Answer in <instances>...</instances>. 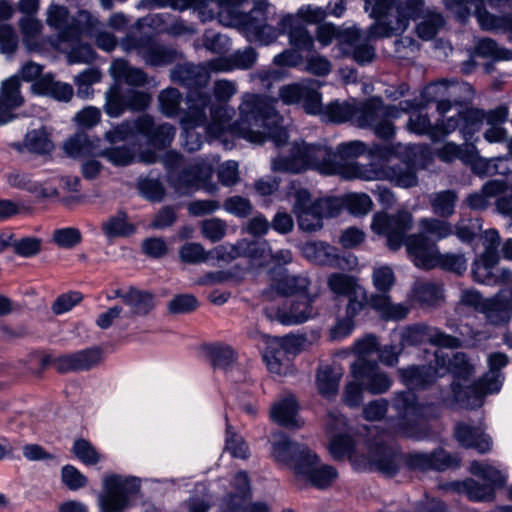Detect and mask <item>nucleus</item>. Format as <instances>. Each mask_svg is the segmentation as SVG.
I'll return each mask as SVG.
<instances>
[{"label": "nucleus", "mask_w": 512, "mask_h": 512, "mask_svg": "<svg viewBox=\"0 0 512 512\" xmlns=\"http://www.w3.org/2000/svg\"><path fill=\"white\" fill-rule=\"evenodd\" d=\"M236 93V82L227 79L214 82L213 95L218 103L208 105L211 120L206 127L207 133L214 138H220L229 132L255 144H261L270 138L276 146L284 145L288 133L282 124L283 118L275 109L276 101L246 93L238 106L239 119L232 122L234 109L227 103Z\"/></svg>", "instance_id": "1"}, {"label": "nucleus", "mask_w": 512, "mask_h": 512, "mask_svg": "<svg viewBox=\"0 0 512 512\" xmlns=\"http://www.w3.org/2000/svg\"><path fill=\"white\" fill-rule=\"evenodd\" d=\"M274 172L300 173L313 169L325 175H341L347 179L359 178L365 181L388 180L402 188L414 187L418 183L414 167L406 162L378 167L370 165H351L345 172V165L337 160V155L323 145L295 142L290 156H278L271 162Z\"/></svg>", "instance_id": "2"}, {"label": "nucleus", "mask_w": 512, "mask_h": 512, "mask_svg": "<svg viewBox=\"0 0 512 512\" xmlns=\"http://www.w3.org/2000/svg\"><path fill=\"white\" fill-rule=\"evenodd\" d=\"M421 7V0H373L372 12L378 20L369 28L367 36L356 28L343 30L338 36L342 53L351 56L358 64L370 63L375 57V49L368 39L403 33Z\"/></svg>", "instance_id": "3"}, {"label": "nucleus", "mask_w": 512, "mask_h": 512, "mask_svg": "<svg viewBox=\"0 0 512 512\" xmlns=\"http://www.w3.org/2000/svg\"><path fill=\"white\" fill-rule=\"evenodd\" d=\"M243 0L235 3L221 2L218 12L219 22L225 26L239 29L248 41L268 45L279 36L278 29L268 24V11L264 7H256L248 14L240 11L239 5Z\"/></svg>", "instance_id": "4"}, {"label": "nucleus", "mask_w": 512, "mask_h": 512, "mask_svg": "<svg viewBox=\"0 0 512 512\" xmlns=\"http://www.w3.org/2000/svg\"><path fill=\"white\" fill-rule=\"evenodd\" d=\"M46 23L57 30V35L49 42L56 50H64L63 44L72 45L83 35H93L98 29V19L87 11H80L76 17H70L63 5L51 3L46 11Z\"/></svg>", "instance_id": "5"}, {"label": "nucleus", "mask_w": 512, "mask_h": 512, "mask_svg": "<svg viewBox=\"0 0 512 512\" xmlns=\"http://www.w3.org/2000/svg\"><path fill=\"white\" fill-rule=\"evenodd\" d=\"M489 372L475 384L462 387L461 384H451V396L445 398L450 404L457 403L463 408L474 409L482 406L486 394L496 393L502 385V375L499 370L508 364V357L502 352H494L488 356Z\"/></svg>", "instance_id": "6"}, {"label": "nucleus", "mask_w": 512, "mask_h": 512, "mask_svg": "<svg viewBox=\"0 0 512 512\" xmlns=\"http://www.w3.org/2000/svg\"><path fill=\"white\" fill-rule=\"evenodd\" d=\"M414 106L410 101L395 105H385L380 98H370L356 103L354 125L370 128L381 139L388 140L394 136L392 120L399 118L402 112H408Z\"/></svg>", "instance_id": "7"}, {"label": "nucleus", "mask_w": 512, "mask_h": 512, "mask_svg": "<svg viewBox=\"0 0 512 512\" xmlns=\"http://www.w3.org/2000/svg\"><path fill=\"white\" fill-rule=\"evenodd\" d=\"M393 407L397 411V419L391 425L392 434H402L406 437L421 440L426 432L419 428L421 422L437 416L433 404L419 403L412 392H399L394 395Z\"/></svg>", "instance_id": "8"}, {"label": "nucleus", "mask_w": 512, "mask_h": 512, "mask_svg": "<svg viewBox=\"0 0 512 512\" xmlns=\"http://www.w3.org/2000/svg\"><path fill=\"white\" fill-rule=\"evenodd\" d=\"M444 2L449 9L458 7L465 13L474 10L483 29L512 32V0H444Z\"/></svg>", "instance_id": "9"}, {"label": "nucleus", "mask_w": 512, "mask_h": 512, "mask_svg": "<svg viewBox=\"0 0 512 512\" xmlns=\"http://www.w3.org/2000/svg\"><path fill=\"white\" fill-rule=\"evenodd\" d=\"M136 135L144 136L154 147L165 148L173 141L175 128L169 123L155 125L151 116L141 115L134 121L123 122L105 134L111 143L124 141Z\"/></svg>", "instance_id": "10"}, {"label": "nucleus", "mask_w": 512, "mask_h": 512, "mask_svg": "<svg viewBox=\"0 0 512 512\" xmlns=\"http://www.w3.org/2000/svg\"><path fill=\"white\" fill-rule=\"evenodd\" d=\"M341 211L339 198H324L312 200L306 189L295 193L293 212L297 216L300 229L314 232L323 227V219L334 217Z\"/></svg>", "instance_id": "11"}, {"label": "nucleus", "mask_w": 512, "mask_h": 512, "mask_svg": "<svg viewBox=\"0 0 512 512\" xmlns=\"http://www.w3.org/2000/svg\"><path fill=\"white\" fill-rule=\"evenodd\" d=\"M214 163V159H196L181 171L171 172L169 182L180 195H187L199 189L215 194L218 192V185L212 181Z\"/></svg>", "instance_id": "12"}, {"label": "nucleus", "mask_w": 512, "mask_h": 512, "mask_svg": "<svg viewBox=\"0 0 512 512\" xmlns=\"http://www.w3.org/2000/svg\"><path fill=\"white\" fill-rule=\"evenodd\" d=\"M103 493L99 496L101 512H122L140 491V481L135 477L111 474L103 479Z\"/></svg>", "instance_id": "13"}, {"label": "nucleus", "mask_w": 512, "mask_h": 512, "mask_svg": "<svg viewBox=\"0 0 512 512\" xmlns=\"http://www.w3.org/2000/svg\"><path fill=\"white\" fill-rule=\"evenodd\" d=\"M414 217L411 212L401 209L394 214L375 213L371 223L373 232L386 237L390 250L396 251L405 244L406 234L413 228Z\"/></svg>", "instance_id": "14"}, {"label": "nucleus", "mask_w": 512, "mask_h": 512, "mask_svg": "<svg viewBox=\"0 0 512 512\" xmlns=\"http://www.w3.org/2000/svg\"><path fill=\"white\" fill-rule=\"evenodd\" d=\"M210 104V95L201 91H192L187 96V113L182 120L184 128V146L188 151H196L202 145V137L194 131L206 123V109Z\"/></svg>", "instance_id": "15"}, {"label": "nucleus", "mask_w": 512, "mask_h": 512, "mask_svg": "<svg viewBox=\"0 0 512 512\" xmlns=\"http://www.w3.org/2000/svg\"><path fill=\"white\" fill-rule=\"evenodd\" d=\"M315 295H307L302 300L285 301L282 306L264 309L266 317L283 325H298L317 315L312 303Z\"/></svg>", "instance_id": "16"}, {"label": "nucleus", "mask_w": 512, "mask_h": 512, "mask_svg": "<svg viewBox=\"0 0 512 512\" xmlns=\"http://www.w3.org/2000/svg\"><path fill=\"white\" fill-rule=\"evenodd\" d=\"M271 456L279 464L293 470L296 475V465L305 463L307 457H312V450L305 444L291 440L282 432L272 435Z\"/></svg>", "instance_id": "17"}, {"label": "nucleus", "mask_w": 512, "mask_h": 512, "mask_svg": "<svg viewBox=\"0 0 512 512\" xmlns=\"http://www.w3.org/2000/svg\"><path fill=\"white\" fill-rule=\"evenodd\" d=\"M122 47L126 52H136L146 64L151 66L168 65L175 60L176 52L146 37L128 36Z\"/></svg>", "instance_id": "18"}, {"label": "nucleus", "mask_w": 512, "mask_h": 512, "mask_svg": "<svg viewBox=\"0 0 512 512\" xmlns=\"http://www.w3.org/2000/svg\"><path fill=\"white\" fill-rule=\"evenodd\" d=\"M315 85L313 80L288 84L279 89L278 95L285 104H301L306 113L317 114L321 111V95Z\"/></svg>", "instance_id": "19"}, {"label": "nucleus", "mask_w": 512, "mask_h": 512, "mask_svg": "<svg viewBox=\"0 0 512 512\" xmlns=\"http://www.w3.org/2000/svg\"><path fill=\"white\" fill-rule=\"evenodd\" d=\"M298 339L294 336L274 337L268 342V347L263 354L270 372L281 375L289 366V355L296 353Z\"/></svg>", "instance_id": "20"}, {"label": "nucleus", "mask_w": 512, "mask_h": 512, "mask_svg": "<svg viewBox=\"0 0 512 512\" xmlns=\"http://www.w3.org/2000/svg\"><path fill=\"white\" fill-rule=\"evenodd\" d=\"M351 374L363 389L374 395L387 392L392 384L388 374L383 372L376 363L354 361L351 364Z\"/></svg>", "instance_id": "21"}, {"label": "nucleus", "mask_w": 512, "mask_h": 512, "mask_svg": "<svg viewBox=\"0 0 512 512\" xmlns=\"http://www.w3.org/2000/svg\"><path fill=\"white\" fill-rule=\"evenodd\" d=\"M404 245L408 256L417 267L429 270L438 266L440 255L438 246L424 234L409 235Z\"/></svg>", "instance_id": "22"}, {"label": "nucleus", "mask_w": 512, "mask_h": 512, "mask_svg": "<svg viewBox=\"0 0 512 512\" xmlns=\"http://www.w3.org/2000/svg\"><path fill=\"white\" fill-rule=\"evenodd\" d=\"M318 463V456L312 451V457H307L305 463L296 465V480L308 482L319 489L330 486L338 476L337 471L330 465Z\"/></svg>", "instance_id": "23"}, {"label": "nucleus", "mask_w": 512, "mask_h": 512, "mask_svg": "<svg viewBox=\"0 0 512 512\" xmlns=\"http://www.w3.org/2000/svg\"><path fill=\"white\" fill-rule=\"evenodd\" d=\"M102 360L99 347L88 348L70 354H64L51 360V365L60 373L89 370Z\"/></svg>", "instance_id": "24"}, {"label": "nucleus", "mask_w": 512, "mask_h": 512, "mask_svg": "<svg viewBox=\"0 0 512 512\" xmlns=\"http://www.w3.org/2000/svg\"><path fill=\"white\" fill-rule=\"evenodd\" d=\"M426 342L445 348H455L459 344L457 338L426 325L410 326L402 332V345H417Z\"/></svg>", "instance_id": "25"}, {"label": "nucleus", "mask_w": 512, "mask_h": 512, "mask_svg": "<svg viewBox=\"0 0 512 512\" xmlns=\"http://www.w3.org/2000/svg\"><path fill=\"white\" fill-rule=\"evenodd\" d=\"M482 314L489 325H508L512 319V288L500 289L493 296L486 298Z\"/></svg>", "instance_id": "26"}, {"label": "nucleus", "mask_w": 512, "mask_h": 512, "mask_svg": "<svg viewBox=\"0 0 512 512\" xmlns=\"http://www.w3.org/2000/svg\"><path fill=\"white\" fill-rule=\"evenodd\" d=\"M6 180L10 187L26 191L39 200L59 196V191L56 187L51 186L47 182H39L26 172L13 170L6 175Z\"/></svg>", "instance_id": "27"}, {"label": "nucleus", "mask_w": 512, "mask_h": 512, "mask_svg": "<svg viewBox=\"0 0 512 512\" xmlns=\"http://www.w3.org/2000/svg\"><path fill=\"white\" fill-rule=\"evenodd\" d=\"M18 75H13L4 80L0 89V125L6 124L14 118L12 111L20 107L24 98L20 91Z\"/></svg>", "instance_id": "28"}, {"label": "nucleus", "mask_w": 512, "mask_h": 512, "mask_svg": "<svg viewBox=\"0 0 512 512\" xmlns=\"http://www.w3.org/2000/svg\"><path fill=\"white\" fill-rule=\"evenodd\" d=\"M171 79L183 86L189 87L190 91H201L202 86H205L209 80V74L203 66H197L192 63L178 64L171 70Z\"/></svg>", "instance_id": "29"}, {"label": "nucleus", "mask_w": 512, "mask_h": 512, "mask_svg": "<svg viewBox=\"0 0 512 512\" xmlns=\"http://www.w3.org/2000/svg\"><path fill=\"white\" fill-rule=\"evenodd\" d=\"M454 435L461 446L473 448L481 454L489 452L492 448L491 438L479 427L460 422L455 425Z\"/></svg>", "instance_id": "30"}, {"label": "nucleus", "mask_w": 512, "mask_h": 512, "mask_svg": "<svg viewBox=\"0 0 512 512\" xmlns=\"http://www.w3.org/2000/svg\"><path fill=\"white\" fill-rule=\"evenodd\" d=\"M279 35L289 33V43L292 48L301 51H311L314 47V40L307 29L302 26L299 20L293 15L283 16L279 22Z\"/></svg>", "instance_id": "31"}, {"label": "nucleus", "mask_w": 512, "mask_h": 512, "mask_svg": "<svg viewBox=\"0 0 512 512\" xmlns=\"http://www.w3.org/2000/svg\"><path fill=\"white\" fill-rule=\"evenodd\" d=\"M100 228L108 243L118 238H129L137 230L136 225L129 220L128 214L123 210L107 217L102 221Z\"/></svg>", "instance_id": "32"}, {"label": "nucleus", "mask_w": 512, "mask_h": 512, "mask_svg": "<svg viewBox=\"0 0 512 512\" xmlns=\"http://www.w3.org/2000/svg\"><path fill=\"white\" fill-rule=\"evenodd\" d=\"M272 286L282 295H291L307 292L310 280L304 273L289 274L286 270H273L271 272Z\"/></svg>", "instance_id": "33"}, {"label": "nucleus", "mask_w": 512, "mask_h": 512, "mask_svg": "<svg viewBox=\"0 0 512 512\" xmlns=\"http://www.w3.org/2000/svg\"><path fill=\"white\" fill-rule=\"evenodd\" d=\"M343 369L340 365H321L316 373V388L321 396L326 399H334L338 394L339 384L343 377Z\"/></svg>", "instance_id": "34"}, {"label": "nucleus", "mask_w": 512, "mask_h": 512, "mask_svg": "<svg viewBox=\"0 0 512 512\" xmlns=\"http://www.w3.org/2000/svg\"><path fill=\"white\" fill-rule=\"evenodd\" d=\"M271 419L286 428H299L302 421L298 417V404L292 395L283 397L270 408Z\"/></svg>", "instance_id": "35"}, {"label": "nucleus", "mask_w": 512, "mask_h": 512, "mask_svg": "<svg viewBox=\"0 0 512 512\" xmlns=\"http://www.w3.org/2000/svg\"><path fill=\"white\" fill-rule=\"evenodd\" d=\"M400 456L387 445H375L370 450L368 464L387 476H393L399 469Z\"/></svg>", "instance_id": "36"}, {"label": "nucleus", "mask_w": 512, "mask_h": 512, "mask_svg": "<svg viewBox=\"0 0 512 512\" xmlns=\"http://www.w3.org/2000/svg\"><path fill=\"white\" fill-rule=\"evenodd\" d=\"M457 90V83L441 80L429 85L426 94L430 100L436 101L437 112L444 116L452 109L453 104L457 105L459 103L456 99H453V101L450 99L455 96Z\"/></svg>", "instance_id": "37"}, {"label": "nucleus", "mask_w": 512, "mask_h": 512, "mask_svg": "<svg viewBox=\"0 0 512 512\" xmlns=\"http://www.w3.org/2000/svg\"><path fill=\"white\" fill-rule=\"evenodd\" d=\"M125 305L129 308L125 316L134 320L137 317L147 316L155 307L154 295L146 290L128 287V296Z\"/></svg>", "instance_id": "38"}, {"label": "nucleus", "mask_w": 512, "mask_h": 512, "mask_svg": "<svg viewBox=\"0 0 512 512\" xmlns=\"http://www.w3.org/2000/svg\"><path fill=\"white\" fill-rule=\"evenodd\" d=\"M435 364L443 376L446 372L451 371L458 377H466L473 371V367L463 353H455L451 355L443 350L435 352Z\"/></svg>", "instance_id": "39"}, {"label": "nucleus", "mask_w": 512, "mask_h": 512, "mask_svg": "<svg viewBox=\"0 0 512 512\" xmlns=\"http://www.w3.org/2000/svg\"><path fill=\"white\" fill-rule=\"evenodd\" d=\"M24 46L29 51H41L46 40L42 37V22L30 16H23L18 21Z\"/></svg>", "instance_id": "40"}, {"label": "nucleus", "mask_w": 512, "mask_h": 512, "mask_svg": "<svg viewBox=\"0 0 512 512\" xmlns=\"http://www.w3.org/2000/svg\"><path fill=\"white\" fill-rule=\"evenodd\" d=\"M99 142V139L93 140L85 133H77L64 143V150L74 158L100 156L102 149Z\"/></svg>", "instance_id": "41"}, {"label": "nucleus", "mask_w": 512, "mask_h": 512, "mask_svg": "<svg viewBox=\"0 0 512 512\" xmlns=\"http://www.w3.org/2000/svg\"><path fill=\"white\" fill-rule=\"evenodd\" d=\"M507 184L502 180H491L486 182L480 191L472 193L465 199L466 205L473 210L486 209L491 199L496 198L505 192Z\"/></svg>", "instance_id": "42"}, {"label": "nucleus", "mask_w": 512, "mask_h": 512, "mask_svg": "<svg viewBox=\"0 0 512 512\" xmlns=\"http://www.w3.org/2000/svg\"><path fill=\"white\" fill-rule=\"evenodd\" d=\"M13 147L20 152L26 150L33 154L44 155L50 153L54 145L46 129L39 128L28 131L23 143H15Z\"/></svg>", "instance_id": "43"}, {"label": "nucleus", "mask_w": 512, "mask_h": 512, "mask_svg": "<svg viewBox=\"0 0 512 512\" xmlns=\"http://www.w3.org/2000/svg\"><path fill=\"white\" fill-rule=\"evenodd\" d=\"M368 303L385 320H402L409 312L406 305L393 303L388 294H372Z\"/></svg>", "instance_id": "44"}, {"label": "nucleus", "mask_w": 512, "mask_h": 512, "mask_svg": "<svg viewBox=\"0 0 512 512\" xmlns=\"http://www.w3.org/2000/svg\"><path fill=\"white\" fill-rule=\"evenodd\" d=\"M109 71L116 81H123L130 86H143L148 81L147 74L142 69L132 67L124 59H115Z\"/></svg>", "instance_id": "45"}, {"label": "nucleus", "mask_w": 512, "mask_h": 512, "mask_svg": "<svg viewBox=\"0 0 512 512\" xmlns=\"http://www.w3.org/2000/svg\"><path fill=\"white\" fill-rule=\"evenodd\" d=\"M401 377L405 385L409 388H424L425 386L434 382L437 377L441 376V372L438 367L432 366H412L406 369L400 370Z\"/></svg>", "instance_id": "46"}, {"label": "nucleus", "mask_w": 512, "mask_h": 512, "mask_svg": "<svg viewBox=\"0 0 512 512\" xmlns=\"http://www.w3.org/2000/svg\"><path fill=\"white\" fill-rule=\"evenodd\" d=\"M508 117V108L505 106L497 107L488 111L487 125L483 137L489 143H501L507 141V131L502 127Z\"/></svg>", "instance_id": "47"}, {"label": "nucleus", "mask_w": 512, "mask_h": 512, "mask_svg": "<svg viewBox=\"0 0 512 512\" xmlns=\"http://www.w3.org/2000/svg\"><path fill=\"white\" fill-rule=\"evenodd\" d=\"M233 488L236 493H230L223 499L221 508H225L227 512H242L244 501L250 493V482L245 472H239L233 480Z\"/></svg>", "instance_id": "48"}, {"label": "nucleus", "mask_w": 512, "mask_h": 512, "mask_svg": "<svg viewBox=\"0 0 512 512\" xmlns=\"http://www.w3.org/2000/svg\"><path fill=\"white\" fill-rule=\"evenodd\" d=\"M32 90L37 94L49 95L58 101H69L73 96V88L71 85L56 82L50 75L39 78L32 85Z\"/></svg>", "instance_id": "49"}, {"label": "nucleus", "mask_w": 512, "mask_h": 512, "mask_svg": "<svg viewBox=\"0 0 512 512\" xmlns=\"http://www.w3.org/2000/svg\"><path fill=\"white\" fill-rule=\"evenodd\" d=\"M468 148L470 149L468 156L472 157H470V160H468L467 162L472 163V169L474 173L481 176H493L496 174L505 175L509 172V169L507 167H505L504 169H499V166L505 165L506 162L508 161L507 156H500L491 159L479 158L473 152V150L475 149L474 146H466V149Z\"/></svg>", "instance_id": "50"}, {"label": "nucleus", "mask_w": 512, "mask_h": 512, "mask_svg": "<svg viewBox=\"0 0 512 512\" xmlns=\"http://www.w3.org/2000/svg\"><path fill=\"white\" fill-rule=\"evenodd\" d=\"M302 253L309 261L324 266H335L337 254L334 247L324 242H308L303 245Z\"/></svg>", "instance_id": "51"}, {"label": "nucleus", "mask_w": 512, "mask_h": 512, "mask_svg": "<svg viewBox=\"0 0 512 512\" xmlns=\"http://www.w3.org/2000/svg\"><path fill=\"white\" fill-rule=\"evenodd\" d=\"M499 259V255L494 253L480 254L472 264L473 279L477 283L491 285L495 276L493 269L498 264Z\"/></svg>", "instance_id": "52"}, {"label": "nucleus", "mask_w": 512, "mask_h": 512, "mask_svg": "<svg viewBox=\"0 0 512 512\" xmlns=\"http://www.w3.org/2000/svg\"><path fill=\"white\" fill-rule=\"evenodd\" d=\"M355 102H332L326 107L321 106V114L327 121L333 123H343L351 121L354 124L355 118Z\"/></svg>", "instance_id": "53"}, {"label": "nucleus", "mask_w": 512, "mask_h": 512, "mask_svg": "<svg viewBox=\"0 0 512 512\" xmlns=\"http://www.w3.org/2000/svg\"><path fill=\"white\" fill-rule=\"evenodd\" d=\"M444 25L445 20L439 12L427 9L417 24L416 33L421 39L428 41L433 39Z\"/></svg>", "instance_id": "54"}, {"label": "nucleus", "mask_w": 512, "mask_h": 512, "mask_svg": "<svg viewBox=\"0 0 512 512\" xmlns=\"http://www.w3.org/2000/svg\"><path fill=\"white\" fill-rule=\"evenodd\" d=\"M327 287L336 296L348 297L354 292H358L360 286L355 277L341 273L334 272L327 277Z\"/></svg>", "instance_id": "55"}, {"label": "nucleus", "mask_w": 512, "mask_h": 512, "mask_svg": "<svg viewBox=\"0 0 512 512\" xmlns=\"http://www.w3.org/2000/svg\"><path fill=\"white\" fill-rule=\"evenodd\" d=\"M457 194L452 190L433 193L429 197V203L434 214L448 218L454 214L457 202Z\"/></svg>", "instance_id": "56"}, {"label": "nucleus", "mask_w": 512, "mask_h": 512, "mask_svg": "<svg viewBox=\"0 0 512 512\" xmlns=\"http://www.w3.org/2000/svg\"><path fill=\"white\" fill-rule=\"evenodd\" d=\"M442 297V289L439 285L427 282L417 281L412 289V300L425 306L436 304Z\"/></svg>", "instance_id": "57"}, {"label": "nucleus", "mask_w": 512, "mask_h": 512, "mask_svg": "<svg viewBox=\"0 0 512 512\" xmlns=\"http://www.w3.org/2000/svg\"><path fill=\"white\" fill-rule=\"evenodd\" d=\"M460 111L461 134L465 140H468L475 132L480 130L484 121L487 123L488 112L475 108Z\"/></svg>", "instance_id": "58"}, {"label": "nucleus", "mask_w": 512, "mask_h": 512, "mask_svg": "<svg viewBox=\"0 0 512 512\" xmlns=\"http://www.w3.org/2000/svg\"><path fill=\"white\" fill-rule=\"evenodd\" d=\"M419 226L420 233L426 237L431 236L435 240L445 239L454 233L451 223L436 218H422L419 221Z\"/></svg>", "instance_id": "59"}, {"label": "nucleus", "mask_w": 512, "mask_h": 512, "mask_svg": "<svg viewBox=\"0 0 512 512\" xmlns=\"http://www.w3.org/2000/svg\"><path fill=\"white\" fill-rule=\"evenodd\" d=\"M450 488L464 492L470 500L486 501L493 497V488L491 485H481L474 480L453 483L450 485Z\"/></svg>", "instance_id": "60"}, {"label": "nucleus", "mask_w": 512, "mask_h": 512, "mask_svg": "<svg viewBox=\"0 0 512 512\" xmlns=\"http://www.w3.org/2000/svg\"><path fill=\"white\" fill-rule=\"evenodd\" d=\"M407 128L418 135H428L432 140H437L439 124L432 125L427 114L421 111L412 112L409 116Z\"/></svg>", "instance_id": "61"}, {"label": "nucleus", "mask_w": 512, "mask_h": 512, "mask_svg": "<svg viewBox=\"0 0 512 512\" xmlns=\"http://www.w3.org/2000/svg\"><path fill=\"white\" fill-rule=\"evenodd\" d=\"M240 248V257H248L256 261H264L270 255L271 249L266 240H247L238 241Z\"/></svg>", "instance_id": "62"}, {"label": "nucleus", "mask_w": 512, "mask_h": 512, "mask_svg": "<svg viewBox=\"0 0 512 512\" xmlns=\"http://www.w3.org/2000/svg\"><path fill=\"white\" fill-rule=\"evenodd\" d=\"M341 207L345 206L353 215H365L372 210L373 202L365 193H350L341 200Z\"/></svg>", "instance_id": "63"}, {"label": "nucleus", "mask_w": 512, "mask_h": 512, "mask_svg": "<svg viewBox=\"0 0 512 512\" xmlns=\"http://www.w3.org/2000/svg\"><path fill=\"white\" fill-rule=\"evenodd\" d=\"M365 149L366 146L363 142L355 140L340 144L334 153L337 155V160L345 165V172L347 173L349 172V166L358 165L352 160L364 154Z\"/></svg>", "instance_id": "64"}]
</instances>
